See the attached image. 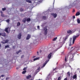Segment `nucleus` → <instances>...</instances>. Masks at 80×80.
<instances>
[{
  "label": "nucleus",
  "instance_id": "obj_1",
  "mask_svg": "<svg viewBox=\"0 0 80 80\" xmlns=\"http://www.w3.org/2000/svg\"><path fill=\"white\" fill-rule=\"evenodd\" d=\"M52 55H53V53L52 52L50 53L49 54L48 56V59H49V60L48 61H45V62L43 64L42 68L44 67H45V65H46V64H47V63L49 61V60H50V58H51V57H52Z\"/></svg>",
  "mask_w": 80,
  "mask_h": 80
},
{
  "label": "nucleus",
  "instance_id": "obj_2",
  "mask_svg": "<svg viewBox=\"0 0 80 80\" xmlns=\"http://www.w3.org/2000/svg\"><path fill=\"white\" fill-rule=\"evenodd\" d=\"M79 37V35H77V36H74L73 37V39H72V44H73L74 42H75V41L76 40V38H77V37Z\"/></svg>",
  "mask_w": 80,
  "mask_h": 80
},
{
  "label": "nucleus",
  "instance_id": "obj_3",
  "mask_svg": "<svg viewBox=\"0 0 80 80\" xmlns=\"http://www.w3.org/2000/svg\"><path fill=\"white\" fill-rule=\"evenodd\" d=\"M77 1H75L72 4H71V5L72 6V7H73V6H75L76 4H77Z\"/></svg>",
  "mask_w": 80,
  "mask_h": 80
},
{
  "label": "nucleus",
  "instance_id": "obj_4",
  "mask_svg": "<svg viewBox=\"0 0 80 80\" xmlns=\"http://www.w3.org/2000/svg\"><path fill=\"white\" fill-rule=\"evenodd\" d=\"M44 33H45V35H47V28H44Z\"/></svg>",
  "mask_w": 80,
  "mask_h": 80
},
{
  "label": "nucleus",
  "instance_id": "obj_5",
  "mask_svg": "<svg viewBox=\"0 0 80 80\" xmlns=\"http://www.w3.org/2000/svg\"><path fill=\"white\" fill-rule=\"evenodd\" d=\"M22 37V34L21 33H19L18 36V38L19 39H20L21 38V37Z\"/></svg>",
  "mask_w": 80,
  "mask_h": 80
},
{
  "label": "nucleus",
  "instance_id": "obj_6",
  "mask_svg": "<svg viewBox=\"0 0 80 80\" xmlns=\"http://www.w3.org/2000/svg\"><path fill=\"white\" fill-rule=\"evenodd\" d=\"M30 37H31V36L30 35L28 34L26 38V40H28V39H30Z\"/></svg>",
  "mask_w": 80,
  "mask_h": 80
},
{
  "label": "nucleus",
  "instance_id": "obj_7",
  "mask_svg": "<svg viewBox=\"0 0 80 80\" xmlns=\"http://www.w3.org/2000/svg\"><path fill=\"white\" fill-rule=\"evenodd\" d=\"M31 77H32V76L29 75L26 76V78L27 79H28H28H30Z\"/></svg>",
  "mask_w": 80,
  "mask_h": 80
},
{
  "label": "nucleus",
  "instance_id": "obj_8",
  "mask_svg": "<svg viewBox=\"0 0 80 80\" xmlns=\"http://www.w3.org/2000/svg\"><path fill=\"white\" fill-rule=\"evenodd\" d=\"M2 35V36H3V37H5L6 36V35L5 34V33H0V36Z\"/></svg>",
  "mask_w": 80,
  "mask_h": 80
},
{
  "label": "nucleus",
  "instance_id": "obj_9",
  "mask_svg": "<svg viewBox=\"0 0 80 80\" xmlns=\"http://www.w3.org/2000/svg\"><path fill=\"white\" fill-rule=\"evenodd\" d=\"M40 66H38L37 67V70H36L37 72H38L39 71H40Z\"/></svg>",
  "mask_w": 80,
  "mask_h": 80
},
{
  "label": "nucleus",
  "instance_id": "obj_10",
  "mask_svg": "<svg viewBox=\"0 0 80 80\" xmlns=\"http://www.w3.org/2000/svg\"><path fill=\"white\" fill-rule=\"evenodd\" d=\"M51 15H52L54 17V18H56L57 17V14L54 13H52Z\"/></svg>",
  "mask_w": 80,
  "mask_h": 80
},
{
  "label": "nucleus",
  "instance_id": "obj_11",
  "mask_svg": "<svg viewBox=\"0 0 80 80\" xmlns=\"http://www.w3.org/2000/svg\"><path fill=\"white\" fill-rule=\"evenodd\" d=\"M8 28H7L5 29V32H7V33H9L8 31Z\"/></svg>",
  "mask_w": 80,
  "mask_h": 80
},
{
  "label": "nucleus",
  "instance_id": "obj_12",
  "mask_svg": "<svg viewBox=\"0 0 80 80\" xmlns=\"http://www.w3.org/2000/svg\"><path fill=\"white\" fill-rule=\"evenodd\" d=\"M41 18L42 19H44V20H46V19H47V17L44 16H43L42 17H41Z\"/></svg>",
  "mask_w": 80,
  "mask_h": 80
},
{
  "label": "nucleus",
  "instance_id": "obj_13",
  "mask_svg": "<svg viewBox=\"0 0 80 80\" xmlns=\"http://www.w3.org/2000/svg\"><path fill=\"white\" fill-rule=\"evenodd\" d=\"M77 75H76V74H75L74 76H73L72 78H73V79H75L76 78H77Z\"/></svg>",
  "mask_w": 80,
  "mask_h": 80
},
{
  "label": "nucleus",
  "instance_id": "obj_14",
  "mask_svg": "<svg viewBox=\"0 0 80 80\" xmlns=\"http://www.w3.org/2000/svg\"><path fill=\"white\" fill-rule=\"evenodd\" d=\"M8 42V40H6L5 42H2L1 43H2L5 44V43H7Z\"/></svg>",
  "mask_w": 80,
  "mask_h": 80
},
{
  "label": "nucleus",
  "instance_id": "obj_15",
  "mask_svg": "<svg viewBox=\"0 0 80 80\" xmlns=\"http://www.w3.org/2000/svg\"><path fill=\"white\" fill-rule=\"evenodd\" d=\"M0 13H1V17H4V14H3V12H2V11H1Z\"/></svg>",
  "mask_w": 80,
  "mask_h": 80
},
{
  "label": "nucleus",
  "instance_id": "obj_16",
  "mask_svg": "<svg viewBox=\"0 0 80 80\" xmlns=\"http://www.w3.org/2000/svg\"><path fill=\"white\" fill-rule=\"evenodd\" d=\"M68 33H69V34H72V32L71 30H69L67 31Z\"/></svg>",
  "mask_w": 80,
  "mask_h": 80
},
{
  "label": "nucleus",
  "instance_id": "obj_17",
  "mask_svg": "<svg viewBox=\"0 0 80 80\" xmlns=\"http://www.w3.org/2000/svg\"><path fill=\"white\" fill-rule=\"evenodd\" d=\"M80 15V12H77L76 14V16H78V15Z\"/></svg>",
  "mask_w": 80,
  "mask_h": 80
},
{
  "label": "nucleus",
  "instance_id": "obj_18",
  "mask_svg": "<svg viewBox=\"0 0 80 80\" xmlns=\"http://www.w3.org/2000/svg\"><path fill=\"white\" fill-rule=\"evenodd\" d=\"M26 2H28V3H32V1L30 0H26Z\"/></svg>",
  "mask_w": 80,
  "mask_h": 80
},
{
  "label": "nucleus",
  "instance_id": "obj_19",
  "mask_svg": "<svg viewBox=\"0 0 80 80\" xmlns=\"http://www.w3.org/2000/svg\"><path fill=\"white\" fill-rule=\"evenodd\" d=\"M77 22L78 23H80V20L79 18L77 19Z\"/></svg>",
  "mask_w": 80,
  "mask_h": 80
},
{
  "label": "nucleus",
  "instance_id": "obj_20",
  "mask_svg": "<svg viewBox=\"0 0 80 80\" xmlns=\"http://www.w3.org/2000/svg\"><path fill=\"white\" fill-rule=\"evenodd\" d=\"M57 37H56V38H54L52 39V41H55V40H57Z\"/></svg>",
  "mask_w": 80,
  "mask_h": 80
},
{
  "label": "nucleus",
  "instance_id": "obj_21",
  "mask_svg": "<svg viewBox=\"0 0 80 80\" xmlns=\"http://www.w3.org/2000/svg\"><path fill=\"white\" fill-rule=\"evenodd\" d=\"M39 58H35L33 60L34 61H35V60H38V59Z\"/></svg>",
  "mask_w": 80,
  "mask_h": 80
},
{
  "label": "nucleus",
  "instance_id": "obj_22",
  "mask_svg": "<svg viewBox=\"0 0 80 80\" xmlns=\"http://www.w3.org/2000/svg\"><path fill=\"white\" fill-rule=\"evenodd\" d=\"M67 75L69 76H70V72H67Z\"/></svg>",
  "mask_w": 80,
  "mask_h": 80
},
{
  "label": "nucleus",
  "instance_id": "obj_23",
  "mask_svg": "<svg viewBox=\"0 0 80 80\" xmlns=\"http://www.w3.org/2000/svg\"><path fill=\"white\" fill-rule=\"evenodd\" d=\"M26 20H27V19L26 18H25L22 20V22H24L25 23V22H26Z\"/></svg>",
  "mask_w": 80,
  "mask_h": 80
},
{
  "label": "nucleus",
  "instance_id": "obj_24",
  "mask_svg": "<svg viewBox=\"0 0 80 80\" xmlns=\"http://www.w3.org/2000/svg\"><path fill=\"white\" fill-rule=\"evenodd\" d=\"M27 68H28V67H26L24 68L23 69V70H27Z\"/></svg>",
  "mask_w": 80,
  "mask_h": 80
},
{
  "label": "nucleus",
  "instance_id": "obj_25",
  "mask_svg": "<svg viewBox=\"0 0 80 80\" xmlns=\"http://www.w3.org/2000/svg\"><path fill=\"white\" fill-rule=\"evenodd\" d=\"M26 72H27V71H24L22 72V74H24V73H25Z\"/></svg>",
  "mask_w": 80,
  "mask_h": 80
},
{
  "label": "nucleus",
  "instance_id": "obj_26",
  "mask_svg": "<svg viewBox=\"0 0 80 80\" xmlns=\"http://www.w3.org/2000/svg\"><path fill=\"white\" fill-rule=\"evenodd\" d=\"M27 22H29L30 21V18H28L27 19Z\"/></svg>",
  "mask_w": 80,
  "mask_h": 80
},
{
  "label": "nucleus",
  "instance_id": "obj_27",
  "mask_svg": "<svg viewBox=\"0 0 80 80\" xmlns=\"http://www.w3.org/2000/svg\"><path fill=\"white\" fill-rule=\"evenodd\" d=\"M9 46L8 45L5 46V48H9Z\"/></svg>",
  "mask_w": 80,
  "mask_h": 80
},
{
  "label": "nucleus",
  "instance_id": "obj_28",
  "mask_svg": "<svg viewBox=\"0 0 80 80\" xmlns=\"http://www.w3.org/2000/svg\"><path fill=\"white\" fill-rule=\"evenodd\" d=\"M2 10L3 11H5V10H6V8H2Z\"/></svg>",
  "mask_w": 80,
  "mask_h": 80
},
{
  "label": "nucleus",
  "instance_id": "obj_29",
  "mask_svg": "<svg viewBox=\"0 0 80 80\" xmlns=\"http://www.w3.org/2000/svg\"><path fill=\"white\" fill-rule=\"evenodd\" d=\"M61 79V77H59V78H58V80H60Z\"/></svg>",
  "mask_w": 80,
  "mask_h": 80
},
{
  "label": "nucleus",
  "instance_id": "obj_30",
  "mask_svg": "<svg viewBox=\"0 0 80 80\" xmlns=\"http://www.w3.org/2000/svg\"><path fill=\"white\" fill-rule=\"evenodd\" d=\"M19 25H20V22H18L17 24V26H19Z\"/></svg>",
  "mask_w": 80,
  "mask_h": 80
},
{
  "label": "nucleus",
  "instance_id": "obj_31",
  "mask_svg": "<svg viewBox=\"0 0 80 80\" xmlns=\"http://www.w3.org/2000/svg\"><path fill=\"white\" fill-rule=\"evenodd\" d=\"M21 52V51L19 50V51L17 52L16 53H17V54H18L19 52Z\"/></svg>",
  "mask_w": 80,
  "mask_h": 80
},
{
  "label": "nucleus",
  "instance_id": "obj_32",
  "mask_svg": "<svg viewBox=\"0 0 80 80\" xmlns=\"http://www.w3.org/2000/svg\"><path fill=\"white\" fill-rule=\"evenodd\" d=\"M6 21L8 23V22H9V21H10V20L9 19H8L6 20Z\"/></svg>",
  "mask_w": 80,
  "mask_h": 80
},
{
  "label": "nucleus",
  "instance_id": "obj_33",
  "mask_svg": "<svg viewBox=\"0 0 80 80\" xmlns=\"http://www.w3.org/2000/svg\"><path fill=\"white\" fill-rule=\"evenodd\" d=\"M37 28H38V30H40V26H37Z\"/></svg>",
  "mask_w": 80,
  "mask_h": 80
},
{
  "label": "nucleus",
  "instance_id": "obj_34",
  "mask_svg": "<svg viewBox=\"0 0 80 80\" xmlns=\"http://www.w3.org/2000/svg\"><path fill=\"white\" fill-rule=\"evenodd\" d=\"M65 62H67V58L66 57H65Z\"/></svg>",
  "mask_w": 80,
  "mask_h": 80
},
{
  "label": "nucleus",
  "instance_id": "obj_35",
  "mask_svg": "<svg viewBox=\"0 0 80 80\" xmlns=\"http://www.w3.org/2000/svg\"><path fill=\"white\" fill-rule=\"evenodd\" d=\"M73 18H75V17L74 16H73L72 17Z\"/></svg>",
  "mask_w": 80,
  "mask_h": 80
},
{
  "label": "nucleus",
  "instance_id": "obj_36",
  "mask_svg": "<svg viewBox=\"0 0 80 80\" xmlns=\"http://www.w3.org/2000/svg\"><path fill=\"white\" fill-rule=\"evenodd\" d=\"M67 38H65L64 39V41H66V40H67Z\"/></svg>",
  "mask_w": 80,
  "mask_h": 80
},
{
  "label": "nucleus",
  "instance_id": "obj_37",
  "mask_svg": "<svg viewBox=\"0 0 80 80\" xmlns=\"http://www.w3.org/2000/svg\"><path fill=\"white\" fill-rule=\"evenodd\" d=\"M4 76H5V75H1V77H4Z\"/></svg>",
  "mask_w": 80,
  "mask_h": 80
},
{
  "label": "nucleus",
  "instance_id": "obj_38",
  "mask_svg": "<svg viewBox=\"0 0 80 80\" xmlns=\"http://www.w3.org/2000/svg\"><path fill=\"white\" fill-rule=\"evenodd\" d=\"M37 54L38 55H39V53L38 52H37Z\"/></svg>",
  "mask_w": 80,
  "mask_h": 80
},
{
  "label": "nucleus",
  "instance_id": "obj_39",
  "mask_svg": "<svg viewBox=\"0 0 80 80\" xmlns=\"http://www.w3.org/2000/svg\"><path fill=\"white\" fill-rule=\"evenodd\" d=\"M71 50H73V47L71 48Z\"/></svg>",
  "mask_w": 80,
  "mask_h": 80
},
{
  "label": "nucleus",
  "instance_id": "obj_40",
  "mask_svg": "<svg viewBox=\"0 0 80 80\" xmlns=\"http://www.w3.org/2000/svg\"><path fill=\"white\" fill-rule=\"evenodd\" d=\"M9 78H6V80H8V79Z\"/></svg>",
  "mask_w": 80,
  "mask_h": 80
},
{
  "label": "nucleus",
  "instance_id": "obj_41",
  "mask_svg": "<svg viewBox=\"0 0 80 80\" xmlns=\"http://www.w3.org/2000/svg\"><path fill=\"white\" fill-rule=\"evenodd\" d=\"M23 57H24V56L22 55V57H21V58H23Z\"/></svg>",
  "mask_w": 80,
  "mask_h": 80
},
{
  "label": "nucleus",
  "instance_id": "obj_42",
  "mask_svg": "<svg viewBox=\"0 0 80 80\" xmlns=\"http://www.w3.org/2000/svg\"><path fill=\"white\" fill-rule=\"evenodd\" d=\"M20 10L21 11V12H22L23 10V9L21 10V9H20Z\"/></svg>",
  "mask_w": 80,
  "mask_h": 80
},
{
  "label": "nucleus",
  "instance_id": "obj_43",
  "mask_svg": "<svg viewBox=\"0 0 80 80\" xmlns=\"http://www.w3.org/2000/svg\"><path fill=\"white\" fill-rule=\"evenodd\" d=\"M39 52L40 53H41V52H42V50H40Z\"/></svg>",
  "mask_w": 80,
  "mask_h": 80
},
{
  "label": "nucleus",
  "instance_id": "obj_44",
  "mask_svg": "<svg viewBox=\"0 0 80 80\" xmlns=\"http://www.w3.org/2000/svg\"><path fill=\"white\" fill-rule=\"evenodd\" d=\"M62 54H63V52H62Z\"/></svg>",
  "mask_w": 80,
  "mask_h": 80
},
{
  "label": "nucleus",
  "instance_id": "obj_45",
  "mask_svg": "<svg viewBox=\"0 0 80 80\" xmlns=\"http://www.w3.org/2000/svg\"><path fill=\"white\" fill-rule=\"evenodd\" d=\"M44 14H45V13H42V15H44Z\"/></svg>",
  "mask_w": 80,
  "mask_h": 80
},
{
  "label": "nucleus",
  "instance_id": "obj_46",
  "mask_svg": "<svg viewBox=\"0 0 80 80\" xmlns=\"http://www.w3.org/2000/svg\"><path fill=\"white\" fill-rule=\"evenodd\" d=\"M42 1H39V2H40L41 3V2H42Z\"/></svg>",
  "mask_w": 80,
  "mask_h": 80
},
{
  "label": "nucleus",
  "instance_id": "obj_47",
  "mask_svg": "<svg viewBox=\"0 0 80 80\" xmlns=\"http://www.w3.org/2000/svg\"><path fill=\"white\" fill-rule=\"evenodd\" d=\"M41 26H42V27H43V25H42Z\"/></svg>",
  "mask_w": 80,
  "mask_h": 80
},
{
  "label": "nucleus",
  "instance_id": "obj_48",
  "mask_svg": "<svg viewBox=\"0 0 80 80\" xmlns=\"http://www.w3.org/2000/svg\"><path fill=\"white\" fill-rule=\"evenodd\" d=\"M70 39H71V40H72V38H70Z\"/></svg>",
  "mask_w": 80,
  "mask_h": 80
},
{
  "label": "nucleus",
  "instance_id": "obj_49",
  "mask_svg": "<svg viewBox=\"0 0 80 80\" xmlns=\"http://www.w3.org/2000/svg\"><path fill=\"white\" fill-rule=\"evenodd\" d=\"M70 46H71V44H69V45Z\"/></svg>",
  "mask_w": 80,
  "mask_h": 80
},
{
  "label": "nucleus",
  "instance_id": "obj_50",
  "mask_svg": "<svg viewBox=\"0 0 80 80\" xmlns=\"http://www.w3.org/2000/svg\"><path fill=\"white\" fill-rule=\"evenodd\" d=\"M17 69H18V68H17Z\"/></svg>",
  "mask_w": 80,
  "mask_h": 80
},
{
  "label": "nucleus",
  "instance_id": "obj_51",
  "mask_svg": "<svg viewBox=\"0 0 80 80\" xmlns=\"http://www.w3.org/2000/svg\"><path fill=\"white\" fill-rule=\"evenodd\" d=\"M54 2H55V0H54V3H53L54 4Z\"/></svg>",
  "mask_w": 80,
  "mask_h": 80
},
{
  "label": "nucleus",
  "instance_id": "obj_52",
  "mask_svg": "<svg viewBox=\"0 0 80 80\" xmlns=\"http://www.w3.org/2000/svg\"><path fill=\"white\" fill-rule=\"evenodd\" d=\"M35 57V56H34L33 57L34 58V57Z\"/></svg>",
  "mask_w": 80,
  "mask_h": 80
},
{
  "label": "nucleus",
  "instance_id": "obj_53",
  "mask_svg": "<svg viewBox=\"0 0 80 80\" xmlns=\"http://www.w3.org/2000/svg\"><path fill=\"white\" fill-rule=\"evenodd\" d=\"M0 78H1V76H0Z\"/></svg>",
  "mask_w": 80,
  "mask_h": 80
},
{
  "label": "nucleus",
  "instance_id": "obj_54",
  "mask_svg": "<svg viewBox=\"0 0 80 80\" xmlns=\"http://www.w3.org/2000/svg\"><path fill=\"white\" fill-rule=\"evenodd\" d=\"M70 67H71V66H70Z\"/></svg>",
  "mask_w": 80,
  "mask_h": 80
},
{
  "label": "nucleus",
  "instance_id": "obj_55",
  "mask_svg": "<svg viewBox=\"0 0 80 80\" xmlns=\"http://www.w3.org/2000/svg\"><path fill=\"white\" fill-rule=\"evenodd\" d=\"M2 80H3V79H2Z\"/></svg>",
  "mask_w": 80,
  "mask_h": 80
}]
</instances>
